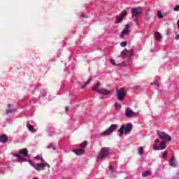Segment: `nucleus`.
I'll list each match as a JSON object with an SVG mask.
<instances>
[{
  "label": "nucleus",
  "instance_id": "obj_1",
  "mask_svg": "<svg viewBox=\"0 0 179 179\" xmlns=\"http://www.w3.org/2000/svg\"><path fill=\"white\" fill-rule=\"evenodd\" d=\"M22 155H24L25 157H29V151L27 150V148L22 149L17 154H13V156L15 157H17V162H22V163H24V162H27V159L25 157H23Z\"/></svg>",
  "mask_w": 179,
  "mask_h": 179
},
{
  "label": "nucleus",
  "instance_id": "obj_2",
  "mask_svg": "<svg viewBox=\"0 0 179 179\" xmlns=\"http://www.w3.org/2000/svg\"><path fill=\"white\" fill-rule=\"evenodd\" d=\"M131 13L133 20H134L136 24H138V20L139 19V16L142 15V8L139 7L134 8L131 10Z\"/></svg>",
  "mask_w": 179,
  "mask_h": 179
},
{
  "label": "nucleus",
  "instance_id": "obj_3",
  "mask_svg": "<svg viewBox=\"0 0 179 179\" xmlns=\"http://www.w3.org/2000/svg\"><path fill=\"white\" fill-rule=\"evenodd\" d=\"M31 166L36 170V171H44V167H48L50 169L51 166L48 163H37L36 165H33V162H30Z\"/></svg>",
  "mask_w": 179,
  "mask_h": 179
},
{
  "label": "nucleus",
  "instance_id": "obj_4",
  "mask_svg": "<svg viewBox=\"0 0 179 179\" xmlns=\"http://www.w3.org/2000/svg\"><path fill=\"white\" fill-rule=\"evenodd\" d=\"M117 128H118L117 124H111L108 129H106L103 132H101L100 135L101 136H107L108 135H110L112 132H114V131H117Z\"/></svg>",
  "mask_w": 179,
  "mask_h": 179
},
{
  "label": "nucleus",
  "instance_id": "obj_5",
  "mask_svg": "<svg viewBox=\"0 0 179 179\" xmlns=\"http://www.w3.org/2000/svg\"><path fill=\"white\" fill-rule=\"evenodd\" d=\"M108 155H110V148L103 147L102 148H101V152L98 156V159H106V157H107Z\"/></svg>",
  "mask_w": 179,
  "mask_h": 179
},
{
  "label": "nucleus",
  "instance_id": "obj_6",
  "mask_svg": "<svg viewBox=\"0 0 179 179\" xmlns=\"http://www.w3.org/2000/svg\"><path fill=\"white\" fill-rule=\"evenodd\" d=\"M157 135H158L159 138H160V139L162 141L171 142V136L164 131L161 132L160 131H157Z\"/></svg>",
  "mask_w": 179,
  "mask_h": 179
},
{
  "label": "nucleus",
  "instance_id": "obj_7",
  "mask_svg": "<svg viewBox=\"0 0 179 179\" xmlns=\"http://www.w3.org/2000/svg\"><path fill=\"white\" fill-rule=\"evenodd\" d=\"M117 100H120V101H122V100L125 99V96H127V91H125V89L124 87L120 88L117 90Z\"/></svg>",
  "mask_w": 179,
  "mask_h": 179
},
{
  "label": "nucleus",
  "instance_id": "obj_8",
  "mask_svg": "<svg viewBox=\"0 0 179 179\" xmlns=\"http://www.w3.org/2000/svg\"><path fill=\"white\" fill-rule=\"evenodd\" d=\"M122 58H131L134 55V49L129 50L124 49L120 54Z\"/></svg>",
  "mask_w": 179,
  "mask_h": 179
},
{
  "label": "nucleus",
  "instance_id": "obj_9",
  "mask_svg": "<svg viewBox=\"0 0 179 179\" xmlns=\"http://www.w3.org/2000/svg\"><path fill=\"white\" fill-rule=\"evenodd\" d=\"M136 115V113L134 111H132L131 109L127 108L125 112V116L127 118H131V117H135Z\"/></svg>",
  "mask_w": 179,
  "mask_h": 179
},
{
  "label": "nucleus",
  "instance_id": "obj_10",
  "mask_svg": "<svg viewBox=\"0 0 179 179\" xmlns=\"http://www.w3.org/2000/svg\"><path fill=\"white\" fill-rule=\"evenodd\" d=\"M132 129V124L128 123L124 126V135H127V134H129L131 130Z\"/></svg>",
  "mask_w": 179,
  "mask_h": 179
},
{
  "label": "nucleus",
  "instance_id": "obj_11",
  "mask_svg": "<svg viewBox=\"0 0 179 179\" xmlns=\"http://www.w3.org/2000/svg\"><path fill=\"white\" fill-rule=\"evenodd\" d=\"M127 13H126V11H123L122 13V15L119 17H117V23H121V22H122V19H124V17H125V16H127Z\"/></svg>",
  "mask_w": 179,
  "mask_h": 179
},
{
  "label": "nucleus",
  "instance_id": "obj_12",
  "mask_svg": "<svg viewBox=\"0 0 179 179\" xmlns=\"http://www.w3.org/2000/svg\"><path fill=\"white\" fill-rule=\"evenodd\" d=\"M98 93L99 94H104L105 96H107L111 93V91H108L107 89H101L98 90Z\"/></svg>",
  "mask_w": 179,
  "mask_h": 179
},
{
  "label": "nucleus",
  "instance_id": "obj_13",
  "mask_svg": "<svg viewBox=\"0 0 179 179\" xmlns=\"http://www.w3.org/2000/svg\"><path fill=\"white\" fill-rule=\"evenodd\" d=\"M8 142V136L6 134H2L0 136V143H6Z\"/></svg>",
  "mask_w": 179,
  "mask_h": 179
},
{
  "label": "nucleus",
  "instance_id": "obj_14",
  "mask_svg": "<svg viewBox=\"0 0 179 179\" xmlns=\"http://www.w3.org/2000/svg\"><path fill=\"white\" fill-rule=\"evenodd\" d=\"M177 164V159H174V157H172V158L169 161V166H171V167H176Z\"/></svg>",
  "mask_w": 179,
  "mask_h": 179
},
{
  "label": "nucleus",
  "instance_id": "obj_15",
  "mask_svg": "<svg viewBox=\"0 0 179 179\" xmlns=\"http://www.w3.org/2000/svg\"><path fill=\"white\" fill-rule=\"evenodd\" d=\"M73 152L77 155V156H80L85 153L84 149L73 150Z\"/></svg>",
  "mask_w": 179,
  "mask_h": 179
},
{
  "label": "nucleus",
  "instance_id": "obj_16",
  "mask_svg": "<svg viewBox=\"0 0 179 179\" xmlns=\"http://www.w3.org/2000/svg\"><path fill=\"white\" fill-rule=\"evenodd\" d=\"M128 33H129V25H126L125 29L122 31V36L127 35Z\"/></svg>",
  "mask_w": 179,
  "mask_h": 179
},
{
  "label": "nucleus",
  "instance_id": "obj_17",
  "mask_svg": "<svg viewBox=\"0 0 179 179\" xmlns=\"http://www.w3.org/2000/svg\"><path fill=\"white\" fill-rule=\"evenodd\" d=\"M166 148H167V145H166V142L162 141L159 146V150H163L164 149H166Z\"/></svg>",
  "mask_w": 179,
  "mask_h": 179
},
{
  "label": "nucleus",
  "instance_id": "obj_18",
  "mask_svg": "<svg viewBox=\"0 0 179 179\" xmlns=\"http://www.w3.org/2000/svg\"><path fill=\"white\" fill-rule=\"evenodd\" d=\"M100 85H101L100 83H98L94 87H92L93 92H97V93H99V90H100L99 87H100Z\"/></svg>",
  "mask_w": 179,
  "mask_h": 179
},
{
  "label": "nucleus",
  "instance_id": "obj_19",
  "mask_svg": "<svg viewBox=\"0 0 179 179\" xmlns=\"http://www.w3.org/2000/svg\"><path fill=\"white\" fill-rule=\"evenodd\" d=\"M155 38L157 41H162V35L159 34V31L155 33Z\"/></svg>",
  "mask_w": 179,
  "mask_h": 179
},
{
  "label": "nucleus",
  "instance_id": "obj_20",
  "mask_svg": "<svg viewBox=\"0 0 179 179\" xmlns=\"http://www.w3.org/2000/svg\"><path fill=\"white\" fill-rule=\"evenodd\" d=\"M124 129H125V124H122L119 129L120 136H122V135H124Z\"/></svg>",
  "mask_w": 179,
  "mask_h": 179
},
{
  "label": "nucleus",
  "instance_id": "obj_21",
  "mask_svg": "<svg viewBox=\"0 0 179 179\" xmlns=\"http://www.w3.org/2000/svg\"><path fill=\"white\" fill-rule=\"evenodd\" d=\"M27 128L29 129L30 132H35L34 127L33 125L29 124V122H27Z\"/></svg>",
  "mask_w": 179,
  "mask_h": 179
},
{
  "label": "nucleus",
  "instance_id": "obj_22",
  "mask_svg": "<svg viewBox=\"0 0 179 179\" xmlns=\"http://www.w3.org/2000/svg\"><path fill=\"white\" fill-rule=\"evenodd\" d=\"M152 174V172L150 171H145L142 173L143 177H148Z\"/></svg>",
  "mask_w": 179,
  "mask_h": 179
},
{
  "label": "nucleus",
  "instance_id": "obj_23",
  "mask_svg": "<svg viewBox=\"0 0 179 179\" xmlns=\"http://www.w3.org/2000/svg\"><path fill=\"white\" fill-rule=\"evenodd\" d=\"M47 149H52V150H56L57 148L55 147V145H54V144L50 143L49 145H48Z\"/></svg>",
  "mask_w": 179,
  "mask_h": 179
},
{
  "label": "nucleus",
  "instance_id": "obj_24",
  "mask_svg": "<svg viewBox=\"0 0 179 179\" xmlns=\"http://www.w3.org/2000/svg\"><path fill=\"white\" fill-rule=\"evenodd\" d=\"M145 20H150V13L149 10L145 12Z\"/></svg>",
  "mask_w": 179,
  "mask_h": 179
},
{
  "label": "nucleus",
  "instance_id": "obj_25",
  "mask_svg": "<svg viewBox=\"0 0 179 179\" xmlns=\"http://www.w3.org/2000/svg\"><path fill=\"white\" fill-rule=\"evenodd\" d=\"M90 82H92V78H90L85 83H84V85L81 87V89H85V87L87 86Z\"/></svg>",
  "mask_w": 179,
  "mask_h": 179
},
{
  "label": "nucleus",
  "instance_id": "obj_26",
  "mask_svg": "<svg viewBox=\"0 0 179 179\" xmlns=\"http://www.w3.org/2000/svg\"><path fill=\"white\" fill-rule=\"evenodd\" d=\"M157 16L159 19H163V17H164V15H162L161 10L157 11Z\"/></svg>",
  "mask_w": 179,
  "mask_h": 179
},
{
  "label": "nucleus",
  "instance_id": "obj_27",
  "mask_svg": "<svg viewBox=\"0 0 179 179\" xmlns=\"http://www.w3.org/2000/svg\"><path fill=\"white\" fill-rule=\"evenodd\" d=\"M86 146H87V142L85 141L80 145V149H85V148H86Z\"/></svg>",
  "mask_w": 179,
  "mask_h": 179
},
{
  "label": "nucleus",
  "instance_id": "obj_28",
  "mask_svg": "<svg viewBox=\"0 0 179 179\" xmlns=\"http://www.w3.org/2000/svg\"><path fill=\"white\" fill-rule=\"evenodd\" d=\"M110 64H112V65H114L115 66H118V64L115 63V60L110 59Z\"/></svg>",
  "mask_w": 179,
  "mask_h": 179
},
{
  "label": "nucleus",
  "instance_id": "obj_29",
  "mask_svg": "<svg viewBox=\"0 0 179 179\" xmlns=\"http://www.w3.org/2000/svg\"><path fill=\"white\" fill-rule=\"evenodd\" d=\"M115 108H116V110L121 109V104L118 103V102H116L115 103Z\"/></svg>",
  "mask_w": 179,
  "mask_h": 179
},
{
  "label": "nucleus",
  "instance_id": "obj_30",
  "mask_svg": "<svg viewBox=\"0 0 179 179\" xmlns=\"http://www.w3.org/2000/svg\"><path fill=\"white\" fill-rule=\"evenodd\" d=\"M117 66H127V62H122V63L117 64Z\"/></svg>",
  "mask_w": 179,
  "mask_h": 179
},
{
  "label": "nucleus",
  "instance_id": "obj_31",
  "mask_svg": "<svg viewBox=\"0 0 179 179\" xmlns=\"http://www.w3.org/2000/svg\"><path fill=\"white\" fill-rule=\"evenodd\" d=\"M138 153H139L140 155H142V153H143V148L139 147L138 149Z\"/></svg>",
  "mask_w": 179,
  "mask_h": 179
},
{
  "label": "nucleus",
  "instance_id": "obj_32",
  "mask_svg": "<svg viewBox=\"0 0 179 179\" xmlns=\"http://www.w3.org/2000/svg\"><path fill=\"white\" fill-rule=\"evenodd\" d=\"M152 149L153 150H160L159 147H157V145L156 144L152 146Z\"/></svg>",
  "mask_w": 179,
  "mask_h": 179
},
{
  "label": "nucleus",
  "instance_id": "obj_33",
  "mask_svg": "<svg viewBox=\"0 0 179 179\" xmlns=\"http://www.w3.org/2000/svg\"><path fill=\"white\" fill-rule=\"evenodd\" d=\"M167 155H168V152L167 151H165L163 155H162V157L163 159H166L167 157Z\"/></svg>",
  "mask_w": 179,
  "mask_h": 179
},
{
  "label": "nucleus",
  "instance_id": "obj_34",
  "mask_svg": "<svg viewBox=\"0 0 179 179\" xmlns=\"http://www.w3.org/2000/svg\"><path fill=\"white\" fill-rule=\"evenodd\" d=\"M127 41L122 42L120 43L121 47H127Z\"/></svg>",
  "mask_w": 179,
  "mask_h": 179
},
{
  "label": "nucleus",
  "instance_id": "obj_35",
  "mask_svg": "<svg viewBox=\"0 0 179 179\" xmlns=\"http://www.w3.org/2000/svg\"><path fill=\"white\" fill-rule=\"evenodd\" d=\"M13 109H9V110H6L7 115H9V114L13 113Z\"/></svg>",
  "mask_w": 179,
  "mask_h": 179
},
{
  "label": "nucleus",
  "instance_id": "obj_36",
  "mask_svg": "<svg viewBox=\"0 0 179 179\" xmlns=\"http://www.w3.org/2000/svg\"><path fill=\"white\" fill-rule=\"evenodd\" d=\"M154 85H155V86H157L158 87H159V86H160V85H159V82H157V81H156L155 83H154Z\"/></svg>",
  "mask_w": 179,
  "mask_h": 179
},
{
  "label": "nucleus",
  "instance_id": "obj_37",
  "mask_svg": "<svg viewBox=\"0 0 179 179\" xmlns=\"http://www.w3.org/2000/svg\"><path fill=\"white\" fill-rule=\"evenodd\" d=\"M41 163H47V162H45V160L43 159V157L41 158Z\"/></svg>",
  "mask_w": 179,
  "mask_h": 179
},
{
  "label": "nucleus",
  "instance_id": "obj_38",
  "mask_svg": "<svg viewBox=\"0 0 179 179\" xmlns=\"http://www.w3.org/2000/svg\"><path fill=\"white\" fill-rule=\"evenodd\" d=\"M109 170H110V173H113V166H110Z\"/></svg>",
  "mask_w": 179,
  "mask_h": 179
},
{
  "label": "nucleus",
  "instance_id": "obj_39",
  "mask_svg": "<svg viewBox=\"0 0 179 179\" xmlns=\"http://www.w3.org/2000/svg\"><path fill=\"white\" fill-rule=\"evenodd\" d=\"M175 40H179V34H176V36L175 37Z\"/></svg>",
  "mask_w": 179,
  "mask_h": 179
},
{
  "label": "nucleus",
  "instance_id": "obj_40",
  "mask_svg": "<svg viewBox=\"0 0 179 179\" xmlns=\"http://www.w3.org/2000/svg\"><path fill=\"white\" fill-rule=\"evenodd\" d=\"M35 159H39L41 160V156L37 155V156L35 157Z\"/></svg>",
  "mask_w": 179,
  "mask_h": 179
},
{
  "label": "nucleus",
  "instance_id": "obj_41",
  "mask_svg": "<svg viewBox=\"0 0 179 179\" xmlns=\"http://www.w3.org/2000/svg\"><path fill=\"white\" fill-rule=\"evenodd\" d=\"M155 142H157V143H159L160 142V140L159 139H156L155 140Z\"/></svg>",
  "mask_w": 179,
  "mask_h": 179
},
{
  "label": "nucleus",
  "instance_id": "obj_42",
  "mask_svg": "<svg viewBox=\"0 0 179 179\" xmlns=\"http://www.w3.org/2000/svg\"><path fill=\"white\" fill-rule=\"evenodd\" d=\"M8 108H10V107H12V104L9 103V104L8 105Z\"/></svg>",
  "mask_w": 179,
  "mask_h": 179
},
{
  "label": "nucleus",
  "instance_id": "obj_43",
  "mask_svg": "<svg viewBox=\"0 0 179 179\" xmlns=\"http://www.w3.org/2000/svg\"><path fill=\"white\" fill-rule=\"evenodd\" d=\"M69 107H66V111H69Z\"/></svg>",
  "mask_w": 179,
  "mask_h": 179
},
{
  "label": "nucleus",
  "instance_id": "obj_44",
  "mask_svg": "<svg viewBox=\"0 0 179 179\" xmlns=\"http://www.w3.org/2000/svg\"><path fill=\"white\" fill-rule=\"evenodd\" d=\"M150 85H151V86L153 85V83H150Z\"/></svg>",
  "mask_w": 179,
  "mask_h": 179
},
{
  "label": "nucleus",
  "instance_id": "obj_45",
  "mask_svg": "<svg viewBox=\"0 0 179 179\" xmlns=\"http://www.w3.org/2000/svg\"><path fill=\"white\" fill-rule=\"evenodd\" d=\"M34 179H37V178H34Z\"/></svg>",
  "mask_w": 179,
  "mask_h": 179
}]
</instances>
